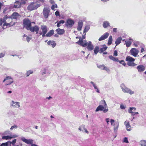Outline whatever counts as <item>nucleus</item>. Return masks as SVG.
<instances>
[{
  "instance_id": "nucleus-1",
  "label": "nucleus",
  "mask_w": 146,
  "mask_h": 146,
  "mask_svg": "<svg viewBox=\"0 0 146 146\" xmlns=\"http://www.w3.org/2000/svg\"><path fill=\"white\" fill-rule=\"evenodd\" d=\"M101 103L103 105L99 106L96 110V111H102L104 113L107 112L108 111V108L105 101L104 100H102L101 101Z\"/></svg>"
},
{
  "instance_id": "nucleus-2",
  "label": "nucleus",
  "mask_w": 146,
  "mask_h": 146,
  "mask_svg": "<svg viewBox=\"0 0 146 146\" xmlns=\"http://www.w3.org/2000/svg\"><path fill=\"white\" fill-rule=\"evenodd\" d=\"M40 6V5L36 2H33L31 3L27 7V9L30 11L36 9Z\"/></svg>"
},
{
  "instance_id": "nucleus-3",
  "label": "nucleus",
  "mask_w": 146,
  "mask_h": 146,
  "mask_svg": "<svg viewBox=\"0 0 146 146\" xmlns=\"http://www.w3.org/2000/svg\"><path fill=\"white\" fill-rule=\"evenodd\" d=\"M6 19L5 18L0 19V25L1 26L3 25V29L6 28L7 27H9L15 24V23L13 24H12L11 22L10 23H6L5 21Z\"/></svg>"
},
{
  "instance_id": "nucleus-4",
  "label": "nucleus",
  "mask_w": 146,
  "mask_h": 146,
  "mask_svg": "<svg viewBox=\"0 0 146 146\" xmlns=\"http://www.w3.org/2000/svg\"><path fill=\"white\" fill-rule=\"evenodd\" d=\"M35 23L33 22H31V21L28 19H25L23 21L24 27L27 30L31 26V23Z\"/></svg>"
},
{
  "instance_id": "nucleus-5",
  "label": "nucleus",
  "mask_w": 146,
  "mask_h": 146,
  "mask_svg": "<svg viewBox=\"0 0 146 146\" xmlns=\"http://www.w3.org/2000/svg\"><path fill=\"white\" fill-rule=\"evenodd\" d=\"M120 87L123 92L127 93L130 94H132L134 93V91H132L129 88L127 87L123 84H121Z\"/></svg>"
},
{
  "instance_id": "nucleus-6",
  "label": "nucleus",
  "mask_w": 146,
  "mask_h": 146,
  "mask_svg": "<svg viewBox=\"0 0 146 146\" xmlns=\"http://www.w3.org/2000/svg\"><path fill=\"white\" fill-rule=\"evenodd\" d=\"M21 139L25 143L31 145V146H38L37 145L33 144V140L32 139H27L24 137H22L21 138Z\"/></svg>"
},
{
  "instance_id": "nucleus-7",
  "label": "nucleus",
  "mask_w": 146,
  "mask_h": 146,
  "mask_svg": "<svg viewBox=\"0 0 146 146\" xmlns=\"http://www.w3.org/2000/svg\"><path fill=\"white\" fill-rule=\"evenodd\" d=\"M16 139H15L12 141H8L2 143L0 146H14L16 141Z\"/></svg>"
},
{
  "instance_id": "nucleus-8",
  "label": "nucleus",
  "mask_w": 146,
  "mask_h": 146,
  "mask_svg": "<svg viewBox=\"0 0 146 146\" xmlns=\"http://www.w3.org/2000/svg\"><path fill=\"white\" fill-rule=\"evenodd\" d=\"M20 103L19 102H15L13 100L11 101L10 106L11 107L15 108H19L20 107Z\"/></svg>"
},
{
  "instance_id": "nucleus-9",
  "label": "nucleus",
  "mask_w": 146,
  "mask_h": 146,
  "mask_svg": "<svg viewBox=\"0 0 146 146\" xmlns=\"http://www.w3.org/2000/svg\"><path fill=\"white\" fill-rule=\"evenodd\" d=\"M79 39V40L76 42L79 45H81L83 47L87 46L88 42H86V41L85 40H82V39H81L80 37Z\"/></svg>"
},
{
  "instance_id": "nucleus-10",
  "label": "nucleus",
  "mask_w": 146,
  "mask_h": 146,
  "mask_svg": "<svg viewBox=\"0 0 146 146\" xmlns=\"http://www.w3.org/2000/svg\"><path fill=\"white\" fill-rule=\"evenodd\" d=\"M139 52V50L135 48H132L130 51V54L135 57L137 56Z\"/></svg>"
},
{
  "instance_id": "nucleus-11",
  "label": "nucleus",
  "mask_w": 146,
  "mask_h": 146,
  "mask_svg": "<svg viewBox=\"0 0 146 146\" xmlns=\"http://www.w3.org/2000/svg\"><path fill=\"white\" fill-rule=\"evenodd\" d=\"M49 8L47 7H45L43 10V13L44 17L45 18H47L48 17L50 13Z\"/></svg>"
},
{
  "instance_id": "nucleus-12",
  "label": "nucleus",
  "mask_w": 146,
  "mask_h": 146,
  "mask_svg": "<svg viewBox=\"0 0 146 146\" xmlns=\"http://www.w3.org/2000/svg\"><path fill=\"white\" fill-rule=\"evenodd\" d=\"M28 30L32 32H35L36 33V34H37L38 33V32L39 30V27L37 25H35L33 27L31 26Z\"/></svg>"
},
{
  "instance_id": "nucleus-13",
  "label": "nucleus",
  "mask_w": 146,
  "mask_h": 146,
  "mask_svg": "<svg viewBox=\"0 0 146 146\" xmlns=\"http://www.w3.org/2000/svg\"><path fill=\"white\" fill-rule=\"evenodd\" d=\"M21 17V15L18 13L14 12L11 16H9V18H11L12 19H17Z\"/></svg>"
},
{
  "instance_id": "nucleus-14",
  "label": "nucleus",
  "mask_w": 146,
  "mask_h": 146,
  "mask_svg": "<svg viewBox=\"0 0 146 146\" xmlns=\"http://www.w3.org/2000/svg\"><path fill=\"white\" fill-rule=\"evenodd\" d=\"M78 130L80 131H82L83 133H85L87 134L89 133V132L85 128V126L84 125H81L78 128Z\"/></svg>"
},
{
  "instance_id": "nucleus-15",
  "label": "nucleus",
  "mask_w": 146,
  "mask_h": 146,
  "mask_svg": "<svg viewBox=\"0 0 146 146\" xmlns=\"http://www.w3.org/2000/svg\"><path fill=\"white\" fill-rule=\"evenodd\" d=\"M18 137V135L16 134L14 135H9L3 136L2 137V139H9L12 138H16Z\"/></svg>"
},
{
  "instance_id": "nucleus-16",
  "label": "nucleus",
  "mask_w": 146,
  "mask_h": 146,
  "mask_svg": "<svg viewBox=\"0 0 146 146\" xmlns=\"http://www.w3.org/2000/svg\"><path fill=\"white\" fill-rule=\"evenodd\" d=\"M124 124L125 125L127 130L128 131H130L131 130V127L129 122L128 121H126L124 122Z\"/></svg>"
},
{
  "instance_id": "nucleus-17",
  "label": "nucleus",
  "mask_w": 146,
  "mask_h": 146,
  "mask_svg": "<svg viewBox=\"0 0 146 146\" xmlns=\"http://www.w3.org/2000/svg\"><path fill=\"white\" fill-rule=\"evenodd\" d=\"M87 48L89 51H91L94 49V47L91 41H89L87 44Z\"/></svg>"
},
{
  "instance_id": "nucleus-18",
  "label": "nucleus",
  "mask_w": 146,
  "mask_h": 146,
  "mask_svg": "<svg viewBox=\"0 0 146 146\" xmlns=\"http://www.w3.org/2000/svg\"><path fill=\"white\" fill-rule=\"evenodd\" d=\"M74 22L73 20L69 19H68L66 22V25L67 26L72 27L74 24Z\"/></svg>"
},
{
  "instance_id": "nucleus-19",
  "label": "nucleus",
  "mask_w": 146,
  "mask_h": 146,
  "mask_svg": "<svg viewBox=\"0 0 146 146\" xmlns=\"http://www.w3.org/2000/svg\"><path fill=\"white\" fill-rule=\"evenodd\" d=\"M109 33L107 32L102 35L99 39V40L101 41L106 38L108 36Z\"/></svg>"
},
{
  "instance_id": "nucleus-20",
  "label": "nucleus",
  "mask_w": 146,
  "mask_h": 146,
  "mask_svg": "<svg viewBox=\"0 0 146 146\" xmlns=\"http://www.w3.org/2000/svg\"><path fill=\"white\" fill-rule=\"evenodd\" d=\"M137 69L139 72L143 71L145 70V67L143 65H139L137 67Z\"/></svg>"
},
{
  "instance_id": "nucleus-21",
  "label": "nucleus",
  "mask_w": 146,
  "mask_h": 146,
  "mask_svg": "<svg viewBox=\"0 0 146 146\" xmlns=\"http://www.w3.org/2000/svg\"><path fill=\"white\" fill-rule=\"evenodd\" d=\"M83 25V22L82 21H80L78 23V25L77 29L78 31L81 30L82 28Z\"/></svg>"
},
{
  "instance_id": "nucleus-22",
  "label": "nucleus",
  "mask_w": 146,
  "mask_h": 146,
  "mask_svg": "<svg viewBox=\"0 0 146 146\" xmlns=\"http://www.w3.org/2000/svg\"><path fill=\"white\" fill-rule=\"evenodd\" d=\"M41 29L42 31V33H46L48 31L47 27L44 25L41 26Z\"/></svg>"
},
{
  "instance_id": "nucleus-23",
  "label": "nucleus",
  "mask_w": 146,
  "mask_h": 146,
  "mask_svg": "<svg viewBox=\"0 0 146 146\" xmlns=\"http://www.w3.org/2000/svg\"><path fill=\"white\" fill-rule=\"evenodd\" d=\"M12 6H13V8H19L21 7V3L19 1H17L15 2L14 5Z\"/></svg>"
},
{
  "instance_id": "nucleus-24",
  "label": "nucleus",
  "mask_w": 146,
  "mask_h": 146,
  "mask_svg": "<svg viewBox=\"0 0 146 146\" xmlns=\"http://www.w3.org/2000/svg\"><path fill=\"white\" fill-rule=\"evenodd\" d=\"M114 126L113 130L114 132H116L117 131V129L119 127V123L118 122H117L113 125Z\"/></svg>"
},
{
  "instance_id": "nucleus-25",
  "label": "nucleus",
  "mask_w": 146,
  "mask_h": 146,
  "mask_svg": "<svg viewBox=\"0 0 146 146\" xmlns=\"http://www.w3.org/2000/svg\"><path fill=\"white\" fill-rule=\"evenodd\" d=\"M125 60L127 62H134L135 59L130 56H127L126 57Z\"/></svg>"
},
{
  "instance_id": "nucleus-26",
  "label": "nucleus",
  "mask_w": 146,
  "mask_h": 146,
  "mask_svg": "<svg viewBox=\"0 0 146 146\" xmlns=\"http://www.w3.org/2000/svg\"><path fill=\"white\" fill-rule=\"evenodd\" d=\"M47 43L49 45H51L53 48H54L56 45V44L55 43V42L53 41L49 40L48 42Z\"/></svg>"
},
{
  "instance_id": "nucleus-27",
  "label": "nucleus",
  "mask_w": 146,
  "mask_h": 146,
  "mask_svg": "<svg viewBox=\"0 0 146 146\" xmlns=\"http://www.w3.org/2000/svg\"><path fill=\"white\" fill-rule=\"evenodd\" d=\"M57 33L59 35H62L64 33V31L63 29L58 28L56 30Z\"/></svg>"
},
{
  "instance_id": "nucleus-28",
  "label": "nucleus",
  "mask_w": 146,
  "mask_h": 146,
  "mask_svg": "<svg viewBox=\"0 0 146 146\" xmlns=\"http://www.w3.org/2000/svg\"><path fill=\"white\" fill-rule=\"evenodd\" d=\"M122 40V38L121 37H118L117 39L115 42L116 46L118 45L121 42V41Z\"/></svg>"
},
{
  "instance_id": "nucleus-29",
  "label": "nucleus",
  "mask_w": 146,
  "mask_h": 146,
  "mask_svg": "<svg viewBox=\"0 0 146 146\" xmlns=\"http://www.w3.org/2000/svg\"><path fill=\"white\" fill-rule=\"evenodd\" d=\"M103 25L104 28H106L110 25L109 22L108 21H105L103 23Z\"/></svg>"
},
{
  "instance_id": "nucleus-30",
  "label": "nucleus",
  "mask_w": 146,
  "mask_h": 146,
  "mask_svg": "<svg viewBox=\"0 0 146 146\" xmlns=\"http://www.w3.org/2000/svg\"><path fill=\"white\" fill-rule=\"evenodd\" d=\"M90 83L93 85L96 91L98 93H100V91L96 85L92 82H91Z\"/></svg>"
},
{
  "instance_id": "nucleus-31",
  "label": "nucleus",
  "mask_w": 146,
  "mask_h": 146,
  "mask_svg": "<svg viewBox=\"0 0 146 146\" xmlns=\"http://www.w3.org/2000/svg\"><path fill=\"white\" fill-rule=\"evenodd\" d=\"M139 144L141 146H146V140H141L139 142Z\"/></svg>"
},
{
  "instance_id": "nucleus-32",
  "label": "nucleus",
  "mask_w": 146,
  "mask_h": 146,
  "mask_svg": "<svg viewBox=\"0 0 146 146\" xmlns=\"http://www.w3.org/2000/svg\"><path fill=\"white\" fill-rule=\"evenodd\" d=\"M54 31L53 30H50L46 35L47 37H50L52 35L54 34Z\"/></svg>"
},
{
  "instance_id": "nucleus-33",
  "label": "nucleus",
  "mask_w": 146,
  "mask_h": 146,
  "mask_svg": "<svg viewBox=\"0 0 146 146\" xmlns=\"http://www.w3.org/2000/svg\"><path fill=\"white\" fill-rule=\"evenodd\" d=\"M48 68H46L42 69L41 70V74L42 75H43L44 74H45L47 73L48 70Z\"/></svg>"
},
{
  "instance_id": "nucleus-34",
  "label": "nucleus",
  "mask_w": 146,
  "mask_h": 146,
  "mask_svg": "<svg viewBox=\"0 0 146 146\" xmlns=\"http://www.w3.org/2000/svg\"><path fill=\"white\" fill-rule=\"evenodd\" d=\"M127 64L130 66H134L137 65V64L134 63V62H127Z\"/></svg>"
},
{
  "instance_id": "nucleus-35",
  "label": "nucleus",
  "mask_w": 146,
  "mask_h": 146,
  "mask_svg": "<svg viewBox=\"0 0 146 146\" xmlns=\"http://www.w3.org/2000/svg\"><path fill=\"white\" fill-rule=\"evenodd\" d=\"M100 51L99 47L98 46H96L94 49V53L95 54H96Z\"/></svg>"
},
{
  "instance_id": "nucleus-36",
  "label": "nucleus",
  "mask_w": 146,
  "mask_h": 146,
  "mask_svg": "<svg viewBox=\"0 0 146 146\" xmlns=\"http://www.w3.org/2000/svg\"><path fill=\"white\" fill-rule=\"evenodd\" d=\"M107 48V47L106 45H104L103 47L100 48V52L102 53L103 52L105 51Z\"/></svg>"
},
{
  "instance_id": "nucleus-37",
  "label": "nucleus",
  "mask_w": 146,
  "mask_h": 146,
  "mask_svg": "<svg viewBox=\"0 0 146 146\" xmlns=\"http://www.w3.org/2000/svg\"><path fill=\"white\" fill-rule=\"evenodd\" d=\"M109 58L111 60L114 61L118 62L119 60L117 58H115L113 57V56L111 55L109 56Z\"/></svg>"
},
{
  "instance_id": "nucleus-38",
  "label": "nucleus",
  "mask_w": 146,
  "mask_h": 146,
  "mask_svg": "<svg viewBox=\"0 0 146 146\" xmlns=\"http://www.w3.org/2000/svg\"><path fill=\"white\" fill-rule=\"evenodd\" d=\"M33 70H29L28 71H27L26 73L25 74V75H26L27 77L29 76L31 74H33Z\"/></svg>"
},
{
  "instance_id": "nucleus-39",
  "label": "nucleus",
  "mask_w": 146,
  "mask_h": 146,
  "mask_svg": "<svg viewBox=\"0 0 146 146\" xmlns=\"http://www.w3.org/2000/svg\"><path fill=\"white\" fill-rule=\"evenodd\" d=\"M90 26L87 25L84 28V30L83 32V33H86L90 29Z\"/></svg>"
},
{
  "instance_id": "nucleus-40",
  "label": "nucleus",
  "mask_w": 146,
  "mask_h": 146,
  "mask_svg": "<svg viewBox=\"0 0 146 146\" xmlns=\"http://www.w3.org/2000/svg\"><path fill=\"white\" fill-rule=\"evenodd\" d=\"M13 80L11 79L9 80H8L6 81V84L5 85H8L11 84L13 82Z\"/></svg>"
},
{
  "instance_id": "nucleus-41",
  "label": "nucleus",
  "mask_w": 146,
  "mask_h": 146,
  "mask_svg": "<svg viewBox=\"0 0 146 146\" xmlns=\"http://www.w3.org/2000/svg\"><path fill=\"white\" fill-rule=\"evenodd\" d=\"M136 110V108H135L130 107L129 109L128 110V112L129 113H131V114H132V113L133 112L132 111V110H133L134 111H135Z\"/></svg>"
},
{
  "instance_id": "nucleus-42",
  "label": "nucleus",
  "mask_w": 146,
  "mask_h": 146,
  "mask_svg": "<svg viewBox=\"0 0 146 146\" xmlns=\"http://www.w3.org/2000/svg\"><path fill=\"white\" fill-rule=\"evenodd\" d=\"M112 41V37L111 36H110L108 39V44L110 45L111 44Z\"/></svg>"
},
{
  "instance_id": "nucleus-43",
  "label": "nucleus",
  "mask_w": 146,
  "mask_h": 146,
  "mask_svg": "<svg viewBox=\"0 0 146 146\" xmlns=\"http://www.w3.org/2000/svg\"><path fill=\"white\" fill-rule=\"evenodd\" d=\"M131 42L130 41H125V44L126 46L127 47H129L131 44Z\"/></svg>"
},
{
  "instance_id": "nucleus-44",
  "label": "nucleus",
  "mask_w": 146,
  "mask_h": 146,
  "mask_svg": "<svg viewBox=\"0 0 146 146\" xmlns=\"http://www.w3.org/2000/svg\"><path fill=\"white\" fill-rule=\"evenodd\" d=\"M11 79H13V78L11 76H8L6 77L3 80V82H4L7 80H10Z\"/></svg>"
},
{
  "instance_id": "nucleus-45",
  "label": "nucleus",
  "mask_w": 146,
  "mask_h": 146,
  "mask_svg": "<svg viewBox=\"0 0 146 146\" xmlns=\"http://www.w3.org/2000/svg\"><path fill=\"white\" fill-rule=\"evenodd\" d=\"M140 42L138 41H136L134 42L133 45L135 47H137L140 45Z\"/></svg>"
},
{
  "instance_id": "nucleus-46",
  "label": "nucleus",
  "mask_w": 146,
  "mask_h": 146,
  "mask_svg": "<svg viewBox=\"0 0 146 146\" xmlns=\"http://www.w3.org/2000/svg\"><path fill=\"white\" fill-rule=\"evenodd\" d=\"M119 62L120 64H122L123 66H125L126 65V63L125 62V61L123 60H121V61L119 60L118 61Z\"/></svg>"
},
{
  "instance_id": "nucleus-47",
  "label": "nucleus",
  "mask_w": 146,
  "mask_h": 146,
  "mask_svg": "<svg viewBox=\"0 0 146 146\" xmlns=\"http://www.w3.org/2000/svg\"><path fill=\"white\" fill-rule=\"evenodd\" d=\"M123 142L126 143H128L129 141L127 137H125L123 139Z\"/></svg>"
},
{
  "instance_id": "nucleus-48",
  "label": "nucleus",
  "mask_w": 146,
  "mask_h": 146,
  "mask_svg": "<svg viewBox=\"0 0 146 146\" xmlns=\"http://www.w3.org/2000/svg\"><path fill=\"white\" fill-rule=\"evenodd\" d=\"M104 64L97 65V67L100 69H101L102 70H103L104 69Z\"/></svg>"
},
{
  "instance_id": "nucleus-49",
  "label": "nucleus",
  "mask_w": 146,
  "mask_h": 146,
  "mask_svg": "<svg viewBox=\"0 0 146 146\" xmlns=\"http://www.w3.org/2000/svg\"><path fill=\"white\" fill-rule=\"evenodd\" d=\"M46 33H42L41 31H39L38 33V34L40 35H42V36L43 37H44L45 36V34Z\"/></svg>"
},
{
  "instance_id": "nucleus-50",
  "label": "nucleus",
  "mask_w": 146,
  "mask_h": 146,
  "mask_svg": "<svg viewBox=\"0 0 146 146\" xmlns=\"http://www.w3.org/2000/svg\"><path fill=\"white\" fill-rule=\"evenodd\" d=\"M27 1V0H22L21 1V2L20 3H21V5H24L26 3V2Z\"/></svg>"
},
{
  "instance_id": "nucleus-51",
  "label": "nucleus",
  "mask_w": 146,
  "mask_h": 146,
  "mask_svg": "<svg viewBox=\"0 0 146 146\" xmlns=\"http://www.w3.org/2000/svg\"><path fill=\"white\" fill-rule=\"evenodd\" d=\"M57 5L56 4H55L54 5H53L51 7V9L53 10H54V9L55 8H57Z\"/></svg>"
},
{
  "instance_id": "nucleus-52",
  "label": "nucleus",
  "mask_w": 146,
  "mask_h": 146,
  "mask_svg": "<svg viewBox=\"0 0 146 146\" xmlns=\"http://www.w3.org/2000/svg\"><path fill=\"white\" fill-rule=\"evenodd\" d=\"M17 127V126L16 125H15L13 126H12L11 128H10V129L11 130H12L13 129H15Z\"/></svg>"
},
{
  "instance_id": "nucleus-53",
  "label": "nucleus",
  "mask_w": 146,
  "mask_h": 146,
  "mask_svg": "<svg viewBox=\"0 0 146 146\" xmlns=\"http://www.w3.org/2000/svg\"><path fill=\"white\" fill-rule=\"evenodd\" d=\"M103 70H105L107 72H109L110 71V69L107 67L105 66L104 67Z\"/></svg>"
},
{
  "instance_id": "nucleus-54",
  "label": "nucleus",
  "mask_w": 146,
  "mask_h": 146,
  "mask_svg": "<svg viewBox=\"0 0 146 146\" xmlns=\"http://www.w3.org/2000/svg\"><path fill=\"white\" fill-rule=\"evenodd\" d=\"M126 108V106H124L123 105H121L120 106V108L122 109H125Z\"/></svg>"
},
{
  "instance_id": "nucleus-55",
  "label": "nucleus",
  "mask_w": 146,
  "mask_h": 146,
  "mask_svg": "<svg viewBox=\"0 0 146 146\" xmlns=\"http://www.w3.org/2000/svg\"><path fill=\"white\" fill-rule=\"evenodd\" d=\"M113 56H117V50H115L114 51Z\"/></svg>"
},
{
  "instance_id": "nucleus-56",
  "label": "nucleus",
  "mask_w": 146,
  "mask_h": 146,
  "mask_svg": "<svg viewBox=\"0 0 146 146\" xmlns=\"http://www.w3.org/2000/svg\"><path fill=\"white\" fill-rule=\"evenodd\" d=\"M55 14L56 16H58L60 15V13L58 11H56L55 13Z\"/></svg>"
},
{
  "instance_id": "nucleus-57",
  "label": "nucleus",
  "mask_w": 146,
  "mask_h": 146,
  "mask_svg": "<svg viewBox=\"0 0 146 146\" xmlns=\"http://www.w3.org/2000/svg\"><path fill=\"white\" fill-rule=\"evenodd\" d=\"M5 54L3 53L0 54V58L3 57L5 56Z\"/></svg>"
},
{
  "instance_id": "nucleus-58",
  "label": "nucleus",
  "mask_w": 146,
  "mask_h": 146,
  "mask_svg": "<svg viewBox=\"0 0 146 146\" xmlns=\"http://www.w3.org/2000/svg\"><path fill=\"white\" fill-rule=\"evenodd\" d=\"M31 38H30L28 36H27L26 38V40L28 42H29Z\"/></svg>"
},
{
  "instance_id": "nucleus-59",
  "label": "nucleus",
  "mask_w": 146,
  "mask_h": 146,
  "mask_svg": "<svg viewBox=\"0 0 146 146\" xmlns=\"http://www.w3.org/2000/svg\"><path fill=\"white\" fill-rule=\"evenodd\" d=\"M114 121H115L114 120H113V119H110V122H111V125H113V124L114 123Z\"/></svg>"
},
{
  "instance_id": "nucleus-60",
  "label": "nucleus",
  "mask_w": 146,
  "mask_h": 146,
  "mask_svg": "<svg viewBox=\"0 0 146 146\" xmlns=\"http://www.w3.org/2000/svg\"><path fill=\"white\" fill-rule=\"evenodd\" d=\"M138 114L139 113L138 112H133L131 114V115L134 116L135 115Z\"/></svg>"
},
{
  "instance_id": "nucleus-61",
  "label": "nucleus",
  "mask_w": 146,
  "mask_h": 146,
  "mask_svg": "<svg viewBox=\"0 0 146 146\" xmlns=\"http://www.w3.org/2000/svg\"><path fill=\"white\" fill-rule=\"evenodd\" d=\"M106 121L107 122L108 124H109V122L110 119L109 118H107L106 119Z\"/></svg>"
},
{
  "instance_id": "nucleus-62",
  "label": "nucleus",
  "mask_w": 146,
  "mask_h": 146,
  "mask_svg": "<svg viewBox=\"0 0 146 146\" xmlns=\"http://www.w3.org/2000/svg\"><path fill=\"white\" fill-rule=\"evenodd\" d=\"M60 24H63L64 23V21L63 20H61L58 22Z\"/></svg>"
},
{
  "instance_id": "nucleus-63",
  "label": "nucleus",
  "mask_w": 146,
  "mask_h": 146,
  "mask_svg": "<svg viewBox=\"0 0 146 146\" xmlns=\"http://www.w3.org/2000/svg\"><path fill=\"white\" fill-rule=\"evenodd\" d=\"M45 0H37V1L38 2H41L43 3L44 1Z\"/></svg>"
},
{
  "instance_id": "nucleus-64",
  "label": "nucleus",
  "mask_w": 146,
  "mask_h": 146,
  "mask_svg": "<svg viewBox=\"0 0 146 146\" xmlns=\"http://www.w3.org/2000/svg\"><path fill=\"white\" fill-rule=\"evenodd\" d=\"M50 2L51 4H53L54 3V0H50Z\"/></svg>"
}]
</instances>
